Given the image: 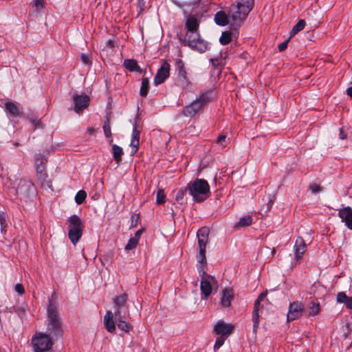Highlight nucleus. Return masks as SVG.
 <instances>
[{
  "label": "nucleus",
  "instance_id": "f257e3e1",
  "mask_svg": "<svg viewBox=\"0 0 352 352\" xmlns=\"http://www.w3.org/2000/svg\"><path fill=\"white\" fill-rule=\"evenodd\" d=\"M254 6V0H236L228 10L219 11L214 15L215 23L220 26L228 25L229 20L232 25L240 27L246 19L249 13L252 10Z\"/></svg>",
  "mask_w": 352,
  "mask_h": 352
},
{
  "label": "nucleus",
  "instance_id": "f03ea898",
  "mask_svg": "<svg viewBox=\"0 0 352 352\" xmlns=\"http://www.w3.org/2000/svg\"><path fill=\"white\" fill-rule=\"evenodd\" d=\"M199 23L194 16H188L185 28L187 30L185 37L179 38L182 46H188L192 50L203 53L208 49V43L202 39L199 32Z\"/></svg>",
  "mask_w": 352,
  "mask_h": 352
},
{
  "label": "nucleus",
  "instance_id": "7ed1b4c3",
  "mask_svg": "<svg viewBox=\"0 0 352 352\" xmlns=\"http://www.w3.org/2000/svg\"><path fill=\"white\" fill-rule=\"evenodd\" d=\"M47 325L45 334L54 341L63 337V330L58 311V304L54 299H50L47 308Z\"/></svg>",
  "mask_w": 352,
  "mask_h": 352
},
{
  "label": "nucleus",
  "instance_id": "20e7f679",
  "mask_svg": "<svg viewBox=\"0 0 352 352\" xmlns=\"http://www.w3.org/2000/svg\"><path fill=\"white\" fill-rule=\"evenodd\" d=\"M189 194L197 202H202L210 195V186L204 179H196L188 184Z\"/></svg>",
  "mask_w": 352,
  "mask_h": 352
},
{
  "label": "nucleus",
  "instance_id": "39448f33",
  "mask_svg": "<svg viewBox=\"0 0 352 352\" xmlns=\"http://www.w3.org/2000/svg\"><path fill=\"white\" fill-rule=\"evenodd\" d=\"M68 237L71 242L76 245L82 235L84 225L81 219L76 214H73L67 219Z\"/></svg>",
  "mask_w": 352,
  "mask_h": 352
},
{
  "label": "nucleus",
  "instance_id": "423d86ee",
  "mask_svg": "<svg viewBox=\"0 0 352 352\" xmlns=\"http://www.w3.org/2000/svg\"><path fill=\"white\" fill-rule=\"evenodd\" d=\"M212 91H207L202 94L191 104L186 106L182 113L186 117L192 118L195 116L208 102L210 101Z\"/></svg>",
  "mask_w": 352,
  "mask_h": 352
},
{
  "label": "nucleus",
  "instance_id": "0eeeda50",
  "mask_svg": "<svg viewBox=\"0 0 352 352\" xmlns=\"http://www.w3.org/2000/svg\"><path fill=\"white\" fill-rule=\"evenodd\" d=\"M54 342L44 333H37L32 338V344L34 352H49Z\"/></svg>",
  "mask_w": 352,
  "mask_h": 352
},
{
  "label": "nucleus",
  "instance_id": "6e6552de",
  "mask_svg": "<svg viewBox=\"0 0 352 352\" xmlns=\"http://www.w3.org/2000/svg\"><path fill=\"white\" fill-rule=\"evenodd\" d=\"M210 230L208 227H202L197 232V237L198 239L199 253L197 258L201 262H204L206 256V248L208 242Z\"/></svg>",
  "mask_w": 352,
  "mask_h": 352
},
{
  "label": "nucleus",
  "instance_id": "1a4fd4ad",
  "mask_svg": "<svg viewBox=\"0 0 352 352\" xmlns=\"http://www.w3.org/2000/svg\"><path fill=\"white\" fill-rule=\"evenodd\" d=\"M15 191L21 199H26L34 194V185L30 181L19 179L15 187Z\"/></svg>",
  "mask_w": 352,
  "mask_h": 352
},
{
  "label": "nucleus",
  "instance_id": "9d476101",
  "mask_svg": "<svg viewBox=\"0 0 352 352\" xmlns=\"http://www.w3.org/2000/svg\"><path fill=\"white\" fill-rule=\"evenodd\" d=\"M170 65L165 60H163L160 67L157 69L154 78V84L157 86L163 83L170 76Z\"/></svg>",
  "mask_w": 352,
  "mask_h": 352
},
{
  "label": "nucleus",
  "instance_id": "9b49d317",
  "mask_svg": "<svg viewBox=\"0 0 352 352\" xmlns=\"http://www.w3.org/2000/svg\"><path fill=\"white\" fill-rule=\"evenodd\" d=\"M176 66L177 71V84L182 87H186L189 85V79L184 61L182 59L177 60Z\"/></svg>",
  "mask_w": 352,
  "mask_h": 352
},
{
  "label": "nucleus",
  "instance_id": "f8f14e48",
  "mask_svg": "<svg viewBox=\"0 0 352 352\" xmlns=\"http://www.w3.org/2000/svg\"><path fill=\"white\" fill-rule=\"evenodd\" d=\"M216 283V280L214 276H207L205 278H202L200 283V289L201 299L207 298L212 292V285Z\"/></svg>",
  "mask_w": 352,
  "mask_h": 352
},
{
  "label": "nucleus",
  "instance_id": "ddd939ff",
  "mask_svg": "<svg viewBox=\"0 0 352 352\" xmlns=\"http://www.w3.org/2000/svg\"><path fill=\"white\" fill-rule=\"evenodd\" d=\"M72 99L74 103V110L77 113L82 112L89 104L90 98L85 94L78 95L75 94L73 95Z\"/></svg>",
  "mask_w": 352,
  "mask_h": 352
},
{
  "label": "nucleus",
  "instance_id": "4468645a",
  "mask_svg": "<svg viewBox=\"0 0 352 352\" xmlns=\"http://www.w3.org/2000/svg\"><path fill=\"white\" fill-rule=\"evenodd\" d=\"M303 309L304 305L299 301L290 303L287 314V321L290 322L298 318L302 315Z\"/></svg>",
  "mask_w": 352,
  "mask_h": 352
},
{
  "label": "nucleus",
  "instance_id": "2eb2a0df",
  "mask_svg": "<svg viewBox=\"0 0 352 352\" xmlns=\"http://www.w3.org/2000/svg\"><path fill=\"white\" fill-rule=\"evenodd\" d=\"M234 331V326L231 324L226 323L222 320L218 322L214 327V331L217 335H220V337L225 338L231 334Z\"/></svg>",
  "mask_w": 352,
  "mask_h": 352
},
{
  "label": "nucleus",
  "instance_id": "dca6fc26",
  "mask_svg": "<svg viewBox=\"0 0 352 352\" xmlns=\"http://www.w3.org/2000/svg\"><path fill=\"white\" fill-rule=\"evenodd\" d=\"M307 250V245L302 236H298L294 245L295 259L297 263H300L302 255Z\"/></svg>",
  "mask_w": 352,
  "mask_h": 352
},
{
  "label": "nucleus",
  "instance_id": "f3484780",
  "mask_svg": "<svg viewBox=\"0 0 352 352\" xmlns=\"http://www.w3.org/2000/svg\"><path fill=\"white\" fill-rule=\"evenodd\" d=\"M338 216L348 228L352 230V208L350 206L344 207L339 210Z\"/></svg>",
  "mask_w": 352,
  "mask_h": 352
},
{
  "label": "nucleus",
  "instance_id": "a211bd4d",
  "mask_svg": "<svg viewBox=\"0 0 352 352\" xmlns=\"http://www.w3.org/2000/svg\"><path fill=\"white\" fill-rule=\"evenodd\" d=\"M5 109L7 113L13 117H19L21 113V108L19 104L8 100L5 104Z\"/></svg>",
  "mask_w": 352,
  "mask_h": 352
},
{
  "label": "nucleus",
  "instance_id": "6ab92c4d",
  "mask_svg": "<svg viewBox=\"0 0 352 352\" xmlns=\"http://www.w3.org/2000/svg\"><path fill=\"white\" fill-rule=\"evenodd\" d=\"M221 304L223 307H228L232 305L234 298L233 290L232 289H224L222 290Z\"/></svg>",
  "mask_w": 352,
  "mask_h": 352
},
{
  "label": "nucleus",
  "instance_id": "aec40b11",
  "mask_svg": "<svg viewBox=\"0 0 352 352\" xmlns=\"http://www.w3.org/2000/svg\"><path fill=\"white\" fill-rule=\"evenodd\" d=\"M113 316H114L113 312L109 310L106 312L104 317V327L109 333H113L116 331V325L113 320Z\"/></svg>",
  "mask_w": 352,
  "mask_h": 352
},
{
  "label": "nucleus",
  "instance_id": "412c9836",
  "mask_svg": "<svg viewBox=\"0 0 352 352\" xmlns=\"http://www.w3.org/2000/svg\"><path fill=\"white\" fill-rule=\"evenodd\" d=\"M261 301L256 300L252 311L253 332L256 334L259 326V314L258 310Z\"/></svg>",
  "mask_w": 352,
  "mask_h": 352
},
{
  "label": "nucleus",
  "instance_id": "4be33fe9",
  "mask_svg": "<svg viewBox=\"0 0 352 352\" xmlns=\"http://www.w3.org/2000/svg\"><path fill=\"white\" fill-rule=\"evenodd\" d=\"M140 142V131L138 130V122L135 121L133 126V131L131 135V140L130 146L134 147L135 152H136L139 147Z\"/></svg>",
  "mask_w": 352,
  "mask_h": 352
},
{
  "label": "nucleus",
  "instance_id": "5701e85b",
  "mask_svg": "<svg viewBox=\"0 0 352 352\" xmlns=\"http://www.w3.org/2000/svg\"><path fill=\"white\" fill-rule=\"evenodd\" d=\"M113 316L115 320L126 319L129 315V311L127 306L115 307Z\"/></svg>",
  "mask_w": 352,
  "mask_h": 352
},
{
  "label": "nucleus",
  "instance_id": "b1692460",
  "mask_svg": "<svg viewBox=\"0 0 352 352\" xmlns=\"http://www.w3.org/2000/svg\"><path fill=\"white\" fill-rule=\"evenodd\" d=\"M124 66L130 72L142 73V70L135 59H126L124 61Z\"/></svg>",
  "mask_w": 352,
  "mask_h": 352
},
{
  "label": "nucleus",
  "instance_id": "393cba45",
  "mask_svg": "<svg viewBox=\"0 0 352 352\" xmlns=\"http://www.w3.org/2000/svg\"><path fill=\"white\" fill-rule=\"evenodd\" d=\"M110 120H111V116L110 114H107L105 117V120L103 124V131L104 135L107 138L109 139V142L111 144L113 142L112 139V134H111V130L110 126Z\"/></svg>",
  "mask_w": 352,
  "mask_h": 352
},
{
  "label": "nucleus",
  "instance_id": "a878e982",
  "mask_svg": "<svg viewBox=\"0 0 352 352\" xmlns=\"http://www.w3.org/2000/svg\"><path fill=\"white\" fill-rule=\"evenodd\" d=\"M275 195H269L267 197V202L260 209V214L262 215H266L267 213L271 210L274 201H275Z\"/></svg>",
  "mask_w": 352,
  "mask_h": 352
},
{
  "label": "nucleus",
  "instance_id": "bb28decb",
  "mask_svg": "<svg viewBox=\"0 0 352 352\" xmlns=\"http://www.w3.org/2000/svg\"><path fill=\"white\" fill-rule=\"evenodd\" d=\"M128 300V295L126 293H123L120 296H116L113 298L114 307L126 306Z\"/></svg>",
  "mask_w": 352,
  "mask_h": 352
},
{
  "label": "nucleus",
  "instance_id": "cd10ccee",
  "mask_svg": "<svg viewBox=\"0 0 352 352\" xmlns=\"http://www.w3.org/2000/svg\"><path fill=\"white\" fill-rule=\"evenodd\" d=\"M36 175L43 187L52 188V182L48 180V175L47 171L43 173L40 172V173L36 174Z\"/></svg>",
  "mask_w": 352,
  "mask_h": 352
},
{
  "label": "nucleus",
  "instance_id": "c85d7f7f",
  "mask_svg": "<svg viewBox=\"0 0 352 352\" xmlns=\"http://www.w3.org/2000/svg\"><path fill=\"white\" fill-rule=\"evenodd\" d=\"M112 153L113 160L119 164L122 161V156L124 154L123 149L120 146L113 144L112 146Z\"/></svg>",
  "mask_w": 352,
  "mask_h": 352
},
{
  "label": "nucleus",
  "instance_id": "c756f323",
  "mask_svg": "<svg viewBox=\"0 0 352 352\" xmlns=\"http://www.w3.org/2000/svg\"><path fill=\"white\" fill-rule=\"evenodd\" d=\"M306 25V22L304 19H300L298 23L292 28L289 33V38L294 37L300 31L302 30Z\"/></svg>",
  "mask_w": 352,
  "mask_h": 352
},
{
  "label": "nucleus",
  "instance_id": "7c9ffc66",
  "mask_svg": "<svg viewBox=\"0 0 352 352\" xmlns=\"http://www.w3.org/2000/svg\"><path fill=\"white\" fill-rule=\"evenodd\" d=\"M252 223V217L250 215H247L245 217H241L239 222L236 223L235 228H245L250 226Z\"/></svg>",
  "mask_w": 352,
  "mask_h": 352
},
{
  "label": "nucleus",
  "instance_id": "2f4dec72",
  "mask_svg": "<svg viewBox=\"0 0 352 352\" xmlns=\"http://www.w3.org/2000/svg\"><path fill=\"white\" fill-rule=\"evenodd\" d=\"M149 91V80L148 78H143L142 80L140 95L145 98Z\"/></svg>",
  "mask_w": 352,
  "mask_h": 352
},
{
  "label": "nucleus",
  "instance_id": "473e14b6",
  "mask_svg": "<svg viewBox=\"0 0 352 352\" xmlns=\"http://www.w3.org/2000/svg\"><path fill=\"white\" fill-rule=\"evenodd\" d=\"M309 313L308 316H315L320 311V303L314 301H311L309 304Z\"/></svg>",
  "mask_w": 352,
  "mask_h": 352
},
{
  "label": "nucleus",
  "instance_id": "72a5a7b5",
  "mask_svg": "<svg viewBox=\"0 0 352 352\" xmlns=\"http://www.w3.org/2000/svg\"><path fill=\"white\" fill-rule=\"evenodd\" d=\"M125 320L126 319L115 320V321L117 324L118 327L120 330L127 333L132 329V326L129 323L126 322Z\"/></svg>",
  "mask_w": 352,
  "mask_h": 352
},
{
  "label": "nucleus",
  "instance_id": "f704fd0d",
  "mask_svg": "<svg viewBox=\"0 0 352 352\" xmlns=\"http://www.w3.org/2000/svg\"><path fill=\"white\" fill-rule=\"evenodd\" d=\"M47 158L45 155L38 153L35 155V166H46Z\"/></svg>",
  "mask_w": 352,
  "mask_h": 352
},
{
  "label": "nucleus",
  "instance_id": "c9c22d12",
  "mask_svg": "<svg viewBox=\"0 0 352 352\" xmlns=\"http://www.w3.org/2000/svg\"><path fill=\"white\" fill-rule=\"evenodd\" d=\"M232 40V33L229 31L223 32L219 38V42L222 45H228Z\"/></svg>",
  "mask_w": 352,
  "mask_h": 352
},
{
  "label": "nucleus",
  "instance_id": "e433bc0d",
  "mask_svg": "<svg viewBox=\"0 0 352 352\" xmlns=\"http://www.w3.org/2000/svg\"><path fill=\"white\" fill-rule=\"evenodd\" d=\"M197 261L198 263H199V267H198V272H199V276L202 278H205L207 276H210L209 274H208L205 270V267H206L207 265V262H206V257L205 256V261L204 262H201L199 261V259H197Z\"/></svg>",
  "mask_w": 352,
  "mask_h": 352
},
{
  "label": "nucleus",
  "instance_id": "4c0bfd02",
  "mask_svg": "<svg viewBox=\"0 0 352 352\" xmlns=\"http://www.w3.org/2000/svg\"><path fill=\"white\" fill-rule=\"evenodd\" d=\"M87 197V193L85 190H79L75 196V201L77 204H82Z\"/></svg>",
  "mask_w": 352,
  "mask_h": 352
},
{
  "label": "nucleus",
  "instance_id": "58836bf2",
  "mask_svg": "<svg viewBox=\"0 0 352 352\" xmlns=\"http://www.w3.org/2000/svg\"><path fill=\"white\" fill-rule=\"evenodd\" d=\"M166 201V195L164 189H159L157 192L156 204L161 205L164 204Z\"/></svg>",
  "mask_w": 352,
  "mask_h": 352
},
{
  "label": "nucleus",
  "instance_id": "ea45409f",
  "mask_svg": "<svg viewBox=\"0 0 352 352\" xmlns=\"http://www.w3.org/2000/svg\"><path fill=\"white\" fill-rule=\"evenodd\" d=\"M210 62L212 63V65L214 69H216L217 70V74L220 73L221 69L222 60L217 58H210Z\"/></svg>",
  "mask_w": 352,
  "mask_h": 352
},
{
  "label": "nucleus",
  "instance_id": "a19ab883",
  "mask_svg": "<svg viewBox=\"0 0 352 352\" xmlns=\"http://www.w3.org/2000/svg\"><path fill=\"white\" fill-rule=\"evenodd\" d=\"M28 120L34 125L35 128H43V125L42 124L41 120L37 118L34 116H29Z\"/></svg>",
  "mask_w": 352,
  "mask_h": 352
},
{
  "label": "nucleus",
  "instance_id": "79ce46f5",
  "mask_svg": "<svg viewBox=\"0 0 352 352\" xmlns=\"http://www.w3.org/2000/svg\"><path fill=\"white\" fill-rule=\"evenodd\" d=\"M188 190V188H182L180 189L177 195H176V200L178 201V202H182L183 199H184V196L186 195V192H187Z\"/></svg>",
  "mask_w": 352,
  "mask_h": 352
},
{
  "label": "nucleus",
  "instance_id": "37998d69",
  "mask_svg": "<svg viewBox=\"0 0 352 352\" xmlns=\"http://www.w3.org/2000/svg\"><path fill=\"white\" fill-rule=\"evenodd\" d=\"M138 243V241L136 239H135L133 238H131L125 246V250H133L135 248H136Z\"/></svg>",
  "mask_w": 352,
  "mask_h": 352
},
{
  "label": "nucleus",
  "instance_id": "c03bdc74",
  "mask_svg": "<svg viewBox=\"0 0 352 352\" xmlns=\"http://www.w3.org/2000/svg\"><path fill=\"white\" fill-rule=\"evenodd\" d=\"M0 225L1 232H3L7 226V223L6 214L2 212H0Z\"/></svg>",
  "mask_w": 352,
  "mask_h": 352
},
{
  "label": "nucleus",
  "instance_id": "a18cd8bd",
  "mask_svg": "<svg viewBox=\"0 0 352 352\" xmlns=\"http://www.w3.org/2000/svg\"><path fill=\"white\" fill-rule=\"evenodd\" d=\"M349 298V296H346V294L343 292H338L337 294V301L340 303H344Z\"/></svg>",
  "mask_w": 352,
  "mask_h": 352
},
{
  "label": "nucleus",
  "instance_id": "49530a36",
  "mask_svg": "<svg viewBox=\"0 0 352 352\" xmlns=\"http://www.w3.org/2000/svg\"><path fill=\"white\" fill-rule=\"evenodd\" d=\"M226 338L219 337L216 339L214 345V351H217L223 344L225 342Z\"/></svg>",
  "mask_w": 352,
  "mask_h": 352
},
{
  "label": "nucleus",
  "instance_id": "de8ad7c7",
  "mask_svg": "<svg viewBox=\"0 0 352 352\" xmlns=\"http://www.w3.org/2000/svg\"><path fill=\"white\" fill-rule=\"evenodd\" d=\"M226 140H227L226 135L221 134L218 136V138L217 139V143L218 144H219L220 146H221L222 148H225L226 146Z\"/></svg>",
  "mask_w": 352,
  "mask_h": 352
},
{
  "label": "nucleus",
  "instance_id": "09e8293b",
  "mask_svg": "<svg viewBox=\"0 0 352 352\" xmlns=\"http://www.w3.org/2000/svg\"><path fill=\"white\" fill-rule=\"evenodd\" d=\"M82 62L87 65H91V60H90V58L88 55L85 54H82L80 56Z\"/></svg>",
  "mask_w": 352,
  "mask_h": 352
},
{
  "label": "nucleus",
  "instance_id": "8fccbe9b",
  "mask_svg": "<svg viewBox=\"0 0 352 352\" xmlns=\"http://www.w3.org/2000/svg\"><path fill=\"white\" fill-rule=\"evenodd\" d=\"M14 290L16 293L20 295H23L25 294V289L22 284L17 283L14 287Z\"/></svg>",
  "mask_w": 352,
  "mask_h": 352
},
{
  "label": "nucleus",
  "instance_id": "3c124183",
  "mask_svg": "<svg viewBox=\"0 0 352 352\" xmlns=\"http://www.w3.org/2000/svg\"><path fill=\"white\" fill-rule=\"evenodd\" d=\"M289 40L290 38H289L287 40L278 45V48L280 52H283L287 49Z\"/></svg>",
  "mask_w": 352,
  "mask_h": 352
},
{
  "label": "nucleus",
  "instance_id": "603ef678",
  "mask_svg": "<svg viewBox=\"0 0 352 352\" xmlns=\"http://www.w3.org/2000/svg\"><path fill=\"white\" fill-rule=\"evenodd\" d=\"M309 189L313 193H318L322 190V188L318 184H311Z\"/></svg>",
  "mask_w": 352,
  "mask_h": 352
},
{
  "label": "nucleus",
  "instance_id": "864d4df0",
  "mask_svg": "<svg viewBox=\"0 0 352 352\" xmlns=\"http://www.w3.org/2000/svg\"><path fill=\"white\" fill-rule=\"evenodd\" d=\"M43 5L44 0H34V6L38 10L42 9L43 8Z\"/></svg>",
  "mask_w": 352,
  "mask_h": 352
},
{
  "label": "nucleus",
  "instance_id": "5fc2aeb1",
  "mask_svg": "<svg viewBox=\"0 0 352 352\" xmlns=\"http://www.w3.org/2000/svg\"><path fill=\"white\" fill-rule=\"evenodd\" d=\"M35 168H36V174L40 173V172L41 173L46 172V166H35Z\"/></svg>",
  "mask_w": 352,
  "mask_h": 352
},
{
  "label": "nucleus",
  "instance_id": "6e6d98bb",
  "mask_svg": "<svg viewBox=\"0 0 352 352\" xmlns=\"http://www.w3.org/2000/svg\"><path fill=\"white\" fill-rule=\"evenodd\" d=\"M344 304L346 305V308L352 309V297H349Z\"/></svg>",
  "mask_w": 352,
  "mask_h": 352
},
{
  "label": "nucleus",
  "instance_id": "4d7b16f0",
  "mask_svg": "<svg viewBox=\"0 0 352 352\" xmlns=\"http://www.w3.org/2000/svg\"><path fill=\"white\" fill-rule=\"evenodd\" d=\"M339 136L341 140H345L346 138V133L344 132L343 127L340 129Z\"/></svg>",
  "mask_w": 352,
  "mask_h": 352
},
{
  "label": "nucleus",
  "instance_id": "13d9d810",
  "mask_svg": "<svg viewBox=\"0 0 352 352\" xmlns=\"http://www.w3.org/2000/svg\"><path fill=\"white\" fill-rule=\"evenodd\" d=\"M142 232H143V230L140 229V230H137L136 232L135 233V236L133 238L136 239L138 241H139V239H140V236L142 234Z\"/></svg>",
  "mask_w": 352,
  "mask_h": 352
},
{
  "label": "nucleus",
  "instance_id": "bf43d9fd",
  "mask_svg": "<svg viewBox=\"0 0 352 352\" xmlns=\"http://www.w3.org/2000/svg\"><path fill=\"white\" fill-rule=\"evenodd\" d=\"M267 291L263 292L262 293H261L259 294V296L257 298V300H258L260 301H262L264 299V298L267 296Z\"/></svg>",
  "mask_w": 352,
  "mask_h": 352
},
{
  "label": "nucleus",
  "instance_id": "052dcab7",
  "mask_svg": "<svg viewBox=\"0 0 352 352\" xmlns=\"http://www.w3.org/2000/svg\"><path fill=\"white\" fill-rule=\"evenodd\" d=\"M87 133H88L89 135H92V134L95 133V132H96V129H95L94 128H93V127H89V128L87 129Z\"/></svg>",
  "mask_w": 352,
  "mask_h": 352
},
{
  "label": "nucleus",
  "instance_id": "680f3d73",
  "mask_svg": "<svg viewBox=\"0 0 352 352\" xmlns=\"http://www.w3.org/2000/svg\"><path fill=\"white\" fill-rule=\"evenodd\" d=\"M346 94L352 98V87H349L346 91Z\"/></svg>",
  "mask_w": 352,
  "mask_h": 352
},
{
  "label": "nucleus",
  "instance_id": "e2e57ef3",
  "mask_svg": "<svg viewBox=\"0 0 352 352\" xmlns=\"http://www.w3.org/2000/svg\"><path fill=\"white\" fill-rule=\"evenodd\" d=\"M107 45L110 47H114L115 45H114V41H112V40H109L107 41Z\"/></svg>",
  "mask_w": 352,
  "mask_h": 352
},
{
  "label": "nucleus",
  "instance_id": "0e129e2a",
  "mask_svg": "<svg viewBox=\"0 0 352 352\" xmlns=\"http://www.w3.org/2000/svg\"><path fill=\"white\" fill-rule=\"evenodd\" d=\"M138 219V217L133 215L132 217H131V221H132V222H133L134 221H137Z\"/></svg>",
  "mask_w": 352,
  "mask_h": 352
},
{
  "label": "nucleus",
  "instance_id": "69168bd1",
  "mask_svg": "<svg viewBox=\"0 0 352 352\" xmlns=\"http://www.w3.org/2000/svg\"><path fill=\"white\" fill-rule=\"evenodd\" d=\"M275 253H276L275 248H273V250H272V254L273 255H274V254H275Z\"/></svg>",
  "mask_w": 352,
  "mask_h": 352
},
{
  "label": "nucleus",
  "instance_id": "338daca9",
  "mask_svg": "<svg viewBox=\"0 0 352 352\" xmlns=\"http://www.w3.org/2000/svg\"><path fill=\"white\" fill-rule=\"evenodd\" d=\"M15 146H19V143H16Z\"/></svg>",
  "mask_w": 352,
  "mask_h": 352
}]
</instances>
